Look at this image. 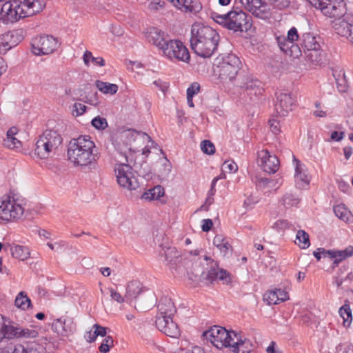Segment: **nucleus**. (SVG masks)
I'll list each match as a JSON object with an SVG mask.
<instances>
[{
  "mask_svg": "<svg viewBox=\"0 0 353 353\" xmlns=\"http://www.w3.org/2000/svg\"><path fill=\"white\" fill-rule=\"evenodd\" d=\"M220 36L212 28L195 23L191 30L190 45L199 57L209 58L217 50Z\"/></svg>",
  "mask_w": 353,
  "mask_h": 353,
  "instance_id": "nucleus-1",
  "label": "nucleus"
},
{
  "mask_svg": "<svg viewBox=\"0 0 353 353\" xmlns=\"http://www.w3.org/2000/svg\"><path fill=\"white\" fill-rule=\"evenodd\" d=\"M67 154L68 159L75 166L90 165L99 158L95 143L88 135H81L71 139Z\"/></svg>",
  "mask_w": 353,
  "mask_h": 353,
  "instance_id": "nucleus-2",
  "label": "nucleus"
},
{
  "mask_svg": "<svg viewBox=\"0 0 353 353\" xmlns=\"http://www.w3.org/2000/svg\"><path fill=\"white\" fill-rule=\"evenodd\" d=\"M212 18L217 23L234 32L247 31L251 26L250 23L251 17L239 8L234 9L225 14L213 12Z\"/></svg>",
  "mask_w": 353,
  "mask_h": 353,
  "instance_id": "nucleus-3",
  "label": "nucleus"
},
{
  "mask_svg": "<svg viewBox=\"0 0 353 353\" xmlns=\"http://www.w3.org/2000/svg\"><path fill=\"white\" fill-rule=\"evenodd\" d=\"M61 143L62 138L59 134L54 130H47L36 141L34 154L39 159H48L55 154Z\"/></svg>",
  "mask_w": 353,
  "mask_h": 353,
  "instance_id": "nucleus-4",
  "label": "nucleus"
},
{
  "mask_svg": "<svg viewBox=\"0 0 353 353\" xmlns=\"http://www.w3.org/2000/svg\"><path fill=\"white\" fill-rule=\"evenodd\" d=\"M24 214L23 201L11 196L0 198V219L6 221L20 220Z\"/></svg>",
  "mask_w": 353,
  "mask_h": 353,
  "instance_id": "nucleus-5",
  "label": "nucleus"
},
{
  "mask_svg": "<svg viewBox=\"0 0 353 353\" xmlns=\"http://www.w3.org/2000/svg\"><path fill=\"white\" fill-rule=\"evenodd\" d=\"M241 61L234 54H230L222 59L217 65L219 79L223 83L233 82L240 70Z\"/></svg>",
  "mask_w": 353,
  "mask_h": 353,
  "instance_id": "nucleus-6",
  "label": "nucleus"
},
{
  "mask_svg": "<svg viewBox=\"0 0 353 353\" xmlns=\"http://www.w3.org/2000/svg\"><path fill=\"white\" fill-rule=\"evenodd\" d=\"M299 38L298 30L295 27L288 30L287 36L275 34V39L280 50L293 58H298L301 55V48L296 43Z\"/></svg>",
  "mask_w": 353,
  "mask_h": 353,
  "instance_id": "nucleus-7",
  "label": "nucleus"
},
{
  "mask_svg": "<svg viewBox=\"0 0 353 353\" xmlns=\"http://www.w3.org/2000/svg\"><path fill=\"white\" fill-rule=\"evenodd\" d=\"M159 53L172 62L182 61L189 63L190 59L188 48L179 39H170Z\"/></svg>",
  "mask_w": 353,
  "mask_h": 353,
  "instance_id": "nucleus-8",
  "label": "nucleus"
},
{
  "mask_svg": "<svg viewBox=\"0 0 353 353\" xmlns=\"http://www.w3.org/2000/svg\"><path fill=\"white\" fill-rule=\"evenodd\" d=\"M114 172L118 184L128 190L139 188V183L134 175L133 168L128 163H118L114 165Z\"/></svg>",
  "mask_w": 353,
  "mask_h": 353,
  "instance_id": "nucleus-9",
  "label": "nucleus"
},
{
  "mask_svg": "<svg viewBox=\"0 0 353 353\" xmlns=\"http://www.w3.org/2000/svg\"><path fill=\"white\" fill-rule=\"evenodd\" d=\"M234 331H228L225 327L214 325L203 332V336L217 348L229 347L232 344Z\"/></svg>",
  "mask_w": 353,
  "mask_h": 353,
  "instance_id": "nucleus-10",
  "label": "nucleus"
},
{
  "mask_svg": "<svg viewBox=\"0 0 353 353\" xmlns=\"http://www.w3.org/2000/svg\"><path fill=\"white\" fill-rule=\"evenodd\" d=\"M310 3L330 18H340L345 13L344 0H310Z\"/></svg>",
  "mask_w": 353,
  "mask_h": 353,
  "instance_id": "nucleus-11",
  "label": "nucleus"
},
{
  "mask_svg": "<svg viewBox=\"0 0 353 353\" xmlns=\"http://www.w3.org/2000/svg\"><path fill=\"white\" fill-rule=\"evenodd\" d=\"M32 51L37 56L52 53L58 48L57 39L51 35H40L34 37L31 42Z\"/></svg>",
  "mask_w": 353,
  "mask_h": 353,
  "instance_id": "nucleus-12",
  "label": "nucleus"
},
{
  "mask_svg": "<svg viewBox=\"0 0 353 353\" xmlns=\"http://www.w3.org/2000/svg\"><path fill=\"white\" fill-rule=\"evenodd\" d=\"M276 97L275 110L280 116L285 117L296 105V96L287 90H281L276 93Z\"/></svg>",
  "mask_w": 353,
  "mask_h": 353,
  "instance_id": "nucleus-13",
  "label": "nucleus"
},
{
  "mask_svg": "<svg viewBox=\"0 0 353 353\" xmlns=\"http://www.w3.org/2000/svg\"><path fill=\"white\" fill-rule=\"evenodd\" d=\"M244 7L253 15L260 19H268L271 16L270 6L262 0H241Z\"/></svg>",
  "mask_w": 353,
  "mask_h": 353,
  "instance_id": "nucleus-14",
  "label": "nucleus"
},
{
  "mask_svg": "<svg viewBox=\"0 0 353 353\" xmlns=\"http://www.w3.org/2000/svg\"><path fill=\"white\" fill-rule=\"evenodd\" d=\"M241 89L245 90L247 94L252 99L257 97L263 92L262 82L252 76L244 75L241 77V81L238 84Z\"/></svg>",
  "mask_w": 353,
  "mask_h": 353,
  "instance_id": "nucleus-15",
  "label": "nucleus"
},
{
  "mask_svg": "<svg viewBox=\"0 0 353 353\" xmlns=\"http://www.w3.org/2000/svg\"><path fill=\"white\" fill-rule=\"evenodd\" d=\"M155 323L158 330L167 336L172 338H178L180 336V330L172 316H157Z\"/></svg>",
  "mask_w": 353,
  "mask_h": 353,
  "instance_id": "nucleus-16",
  "label": "nucleus"
},
{
  "mask_svg": "<svg viewBox=\"0 0 353 353\" xmlns=\"http://www.w3.org/2000/svg\"><path fill=\"white\" fill-rule=\"evenodd\" d=\"M259 165L264 172L274 174L279 170L280 163L278 157L271 154L268 150L259 152Z\"/></svg>",
  "mask_w": 353,
  "mask_h": 353,
  "instance_id": "nucleus-17",
  "label": "nucleus"
},
{
  "mask_svg": "<svg viewBox=\"0 0 353 353\" xmlns=\"http://www.w3.org/2000/svg\"><path fill=\"white\" fill-rule=\"evenodd\" d=\"M52 329L58 334L67 336L74 332L75 325L72 318L61 316L54 320L52 323Z\"/></svg>",
  "mask_w": 353,
  "mask_h": 353,
  "instance_id": "nucleus-18",
  "label": "nucleus"
},
{
  "mask_svg": "<svg viewBox=\"0 0 353 353\" xmlns=\"http://www.w3.org/2000/svg\"><path fill=\"white\" fill-rule=\"evenodd\" d=\"M146 37L148 41L158 49L159 52L165 46L167 41L170 40L168 35L164 31L155 27L148 30Z\"/></svg>",
  "mask_w": 353,
  "mask_h": 353,
  "instance_id": "nucleus-19",
  "label": "nucleus"
},
{
  "mask_svg": "<svg viewBox=\"0 0 353 353\" xmlns=\"http://www.w3.org/2000/svg\"><path fill=\"white\" fill-rule=\"evenodd\" d=\"M157 303V297L154 292L145 291L136 297L134 301V307L140 311H146L150 310Z\"/></svg>",
  "mask_w": 353,
  "mask_h": 353,
  "instance_id": "nucleus-20",
  "label": "nucleus"
},
{
  "mask_svg": "<svg viewBox=\"0 0 353 353\" xmlns=\"http://www.w3.org/2000/svg\"><path fill=\"white\" fill-rule=\"evenodd\" d=\"M234 340L232 341V344L229 347L234 353H250L252 350V343L250 340L245 337L241 336L239 334L235 332L233 334Z\"/></svg>",
  "mask_w": 353,
  "mask_h": 353,
  "instance_id": "nucleus-21",
  "label": "nucleus"
},
{
  "mask_svg": "<svg viewBox=\"0 0 353 353\" xmlns=\"http://www.w3.org/2000/svg\"><path fill=\"white\" fill-rule=\"evenodd\" d=\"M289 299L288 294L281 289L270 290L264 294L263 301L268 305H276Z\"/></svg>",
  "mask_w": 353,
  "mask_h": 353,
  "instance_id": "nucleus-22",
  "label": "nucleus"
},
{
  "mask_svg": "<svg viewBox=\"0 0 353 353\" xmlns=\"http://www.w3.org/2000/svg\"><path fill=\"white\" fill-rule=\"evenodd\" d=\"M295 181L299 188H303L308 185L310 181V176L306 173L305 165L302 164L299 160L295 159Z\"/></svg>",
  "mask_w": 353,
  "mask_h": 353,
  "instance_id": "nucleus-23",
  "label": "nucleus"
},
{
  "mask_svg": "<svg viewBox=\"0 0 353 353\" xmlns=\"http://www.w3.org/2000/svg\"><path fill=\"white\" fill-rule=\"evenodd\" d=\"M17 33L8 32L0 35V54H5L8 50L14 47L17 41L14 40Z\"/></svg>",
  "mask_w": 353,
  "mask_h": 353,
  "instance_id": "nucleus-24",
  "label": "nucleus"
},
{
  "mask_svg": "<svg viewBox=\"0 0 353 353\" xmlns=\"http://www.w3.org/2000/svg\"><path fill=\"white\" fill-rule=\"evenodd\" d=\"M252 181L255 183L257 190L263 192L264 194L268 195L276 185V183L274 180L265 177L256 176L252 179Z\"/></svg>",
  "mask_w": 353,
  "mask_h": 353,
  "instance_id": "nucleus-25",
  "label": "nucleus"
},
{
  "mask_svg": "<svg viewBox=\"0 0 353 353\" xmlns=\"http://www.w3.org/2000/svg\"><path fill=\"white\" fill-rule=\"evenodd\" d=\"M158 309L159 310L158 316H169L171 317L176 312L174 303L168 297H163L160 299Z\"/></svg>",
  "mask_w": 353,
  "mask_h": 353,
  "instance_id": "nucleus-26",
  "label": "nucleus"
},
{
  "mask_svg": "<svg viewBox=\"0 0 353 353\" xmlns=\"http://www.w3.org/2000/svg\"><path fill=\"white\" fill-rule=\"evenodd\" d=\"M213 244L220 251L221 254L225 256L230 250H232V245L229 243L228 238L222 234H216L213 239Z\"/></svg>",
  "mask_w": 353,
  "mask_h": 353,
  "instance_id": "nucleus-27",
  "label": "nucleus"
},
{
  "mask_svg": "<svg viewBox=\"0 0 353 353\" xmlns=\"http://www.w3.org/2000/svg\"><path fill=\"white\" fill-rule=\"evenodd\" d=\"M301 48L305 51H309L315 48H320V43L317 39L310 33L304 34L302 36Z\"/></svg>",
  "mask_w": 353,
  "mask_h": 353,
  "instance_id": "nucleus-28",
  "label": "nucleus"
},
{
  "mask_svg": "<svg viewBox=\"0 0 353 353\" xmlns=\"http://www.w3.org/2000/svg\"><path fill=\"white\" fill-rule=\"evenodd\" d=\"M19 329V326H14L12 324L6 325L4 321H3L1 327H0V341L3 338L8 339L18 338Z\"/></svg>",
  "mask_w": 353,
  "mask_h": 353,
  "instance_id": "nucleus-29",
  "label": "nucleus"
},
{
  "mask_svg": "<svg viewBox=\"0 0 353 353\" xmlns=\"http://www.w3.org/2000/svg\"><path fill=\"white\" fill-rule=\"evenodd\" d=\"M353 23H350L345 20H340V19L334 22V28L339 35L341 37H346L349 39L352 32Z\"/></svg>",
  "mask_w": 353,
  "mask_h": 353,
  "instance_id": "nucleus-30",
  "label": "nucleus"
},
{
  "mask_svg": "<svg viewBox=\"0 0 353 353\" xmlns=\"http://www.w3.org/2000/svg\"><path fill=\"white\" fill-rule=\"evenodd\" d=\"M307 60L313 64H321L325 59V53L320 48L312 49L305 52Z\"/></svg>",
  "mask_w": 353,
  "mask_h": 353,
  "instance_id": "nucleus-31",
  "label": "nucleus"
},
{
  "mask_svg": "<svg viewBox=\"0 0 353 353\" xmlns=\"http://www.w3.org/2000/svg\"><path fill=\"white\" fill-rule=\"evenodd\" d=\"M12 256L20 261H25L30 257V252L28 247L20 245H14L10 248Z\"/></svg>",
  "mask_w": 353,
  "mask_h": 353,
  "instance_id": "nucleus-32",
  "label": "nucleus"
},
{
  "mask_svg": "<svg viewBox=\"0 0 353 353\" xmlns=\"http://www.w3.org/2000/svg\"><path fill=\"white\" fill-rule=\"evenodd\" d=\"M143 292L144 291H141L140 285L138 282L132 281L127 285L125 297L127 299H134V301L136 300V297Z\"/></svg>",
  "mask_w": 353,
  "mask_h": 353,
  "instance_id": "nucleus-33",
  "label": "nucleus"
},
{
  "mask_svg": "<svg viewBox=\"0 0 353 353\" xmlns=\"http://www.w3.org/2000/svg\"><path fill=\"white\" fill-rule=\"evenodd\" d=\"M96 87L104 94H114L118 91V85L99 80L95 82Z\"/></svg>",
  "mask_w": 353,
  "mask_h": 353,
  "instance_id": "nucleus-34",
  "label": "nucleus"
},
{
  "mask_svg": "<svg viewBox=\"0 0 353 353\" xmlns=\"http://www.w3.org/2000/svg\"><path fill=\"white\" fill-rule=\"evenodd\" d=\"M164 194V189L161 185H157L145 192L143 198L146 200H155L160 199Z\"/></svg>",
  "mask_w": 353,
  "mask_h": 353,
  "instance_id": "nucleus-35",
  "label": "nucleus"
},
{
  "mask_svg": "<svg viewBox=\"0 0 353 353\" xmlns=\"http://www.w3.org/2000/svg\"><path fill=\"white\" fill-rule=\"evenodd\" d=\"M14 304L17 307L23 310L29 308L32 305L31 300L24 292H20L18 294L15 299Z\"/></svg>",
  "mask_w": 353,
  "mask_h": 353,
  "instance_id": "nucleus-36",
  "label": "nucleus"
},
{
  "mask_svg": "<svg viewBox=\"0 0 353 353\" xmlns=\"http://www.w3.org/2000/svg\"><path fill=\"white\" fill-rule=\"evenodd\" d=\"M296 240V243L302 249L307 248L310 245L309 234L304 230L297 232Z\"/></svg>",
  "mask_w": 353,
  "mask_h": 353,
  "instance_id": "nucleus-37",
  "label": "nucleus"
},
{
  "mask_svg": "<svg viewBox=\"0 0 353 353\" xmlns=\"http://www.w3.org/2000/svg\"><path fill=\"white\" fill-rule=\"evenodd\" d=\"M339 313L343 319L344 326H349L352 320V310L350 305L348 304H344L340 307Z\"/></svg>",
  "mask_w": 353,
  "mask_h": 353,
  "instance_id": "nucleus-38",
  "label": "nucleus"
},
{
  "mask_svg": "<svg viewBox=\"0 0 353 353\" xmlns=\"http://www.w3.org/2000/svg\"><path fill=\"white\" fill-rule=\"evenodd\" d=\"M18 333V338L25 339H34L39 335L38 331L34 329L23 328L21 327H19Z\"/></svg>",
  "mask_w": 353,
  "mask_h": 353,
  "instance_id": "nucleus-39",
  "label": "nucleus"
},
{
  "mask_svg": "<svg viewBox=\"0 0 353 353\" xmlns=\"http://www.w3.org/2000/svg\"><path fill=\"white\" fill-rule=\"evenodd\" d=\"M353 255V246L349 245L344 250H334V257L343 261L346 258Z\"/></svg>",
  "mask_w": 353,
  "mask_h": 353,
  "instance_id": "nucleus-40",
  "label": "nucleus"
},
{
  "mask_svg": "<svg viewBox=\"0 0 353 353\" xmlns=\"http://www.w3.org/2000/svg\"><path fill=\"white\" fill-rule=\"evenodd\" d=\"M280 201L285 206H294L299 203L298 198L292 193L285 194Z\"/></svg>",
  "mask_w": 353,
  "mask_h": 353,
  "instance_id": "nucleus-41",
  "label": "nucleus"
},
{
  "mask_svg": "<svg viewBox=\"0 0 353 353\" xmlns=\"http://www.w3.org/2000/svg\"><path fill=\"white\" fill-rule=\"evenodd\" d=\"M3 145L10 149L20 148L21 143L14 137H6L3 139Z\"/></svg>",
  "mask_w": 353,
  "mask_h": 353,
  "instance_id": "nucleus-42",
  "label": "nucleus"
},
{
  "mask_svg": "<svg viewBox=\"0 0 353 353\" xmlns=\"http://www.w3.org/2000/svg\"><path fill=\"white\" fill-rule=\"evenodd\" d=\"M92 125L97 130H104L108 127V121L105 118L97 116L92 120Z\"/></svg>",
  "mask_w": 353,
  "mask_h": 353,
  "instance_id": "nucleus-43",
  "label": "nucleus"
},
{
  "mask_svg": "<svg viewBox=\"0 0 353 353\" xmlns=\"http://www.w3.org/2000/svg\"><path fill=\"white\" fill-rule=\"evenodd\" d=\"M113 345L114 340L112 337L108 336L103 340L101 345L99 346V351L102 353H107L110 351V347H112Z\"/></svg>",
  "mask_w": 353,
  "mask_h": 353,
  "instance_id": "nucleus-44",
  "label": "nucleus"
},
{
  "mask_svg": "<svg viewBox=\"0 0 353 353\" xmlns=\"http://www.w3.org/2000/svg\"><path fill=\"white\" fill-rule=\"evenodd\" d=\"M201 150L207 154H212L215 152L214 144L209 140H204L201 143Z\"/></svg>",
  "mask_w": 353,
  "mask_h": 353,
  "instance_id": "nucleus-45",
  "label": "nucleus"
},
{
  "mask_svg": "<svg viewBox=\"0 0 353 353\" xmlns=\"http://www.w3.org/2000/svg\"><path fill=\"white\" fill-rule=\"evenodd\" d=\"M192 3L193 0H176L175 6L179 8L183 7L186 11L192 12L194 10V8Z\"/></svg>",
  "mask_w": 353,
  "mask_h": 353,
  "instance_id": "nucleus-46",
  "label": "nucleus"
},
{
  "mask_svg": "<svg viewBox=\"0 0 353 353\" xmlns=\"http://www.w3.org/2000/svg\"><path fill=\"white\" fill-rule=\"evenodd\" d=\"M222 170L229 173H234L238 170V166L236 163L232 161H225L222 165Z\"/></svg>",
  "mask_w": 353,
  "mask_h": 353,
  "instance_id": "nucleus-47",
  "label": "nucleus"
},
{
  "mask_svg": "<svg viewBox=\"0 0 353 353\" xmlns=\"http://www.w3.org/2000/svg\"><path fill=\"white\" fill-rule=\"evenodd\" d=\"M179 253L174 248H169L165 251V257L167 261L175 262V259L179 257Z\"/></svg>",
  "mask_w": 353,
  "mask_h": 353,
  "instance_id": "nucleus-48",
  "label": "nucleus"
},
{
  "mask_svg": "<svg viewBox=\"0 0 353 353\" xmlns=\"http://www.w3.org/2000/svg\"><path fill=\"white\" fill-rule=\"evenodd\" d=\"M334 212L336 216H338L340 219L345 221L347 219V209L341 205H336L334 208Z\"/></svg>",
  "mask_w": 353,
  "mask_h": 353,
  "instance_id": "nucleus-49",
  "label": "nucleus"
},
{
  "mask_svg": "<svg viewBox=\"0 0 353 353\" xmlns=\"http://www.w3.org/2000/svg\"><path fill=\"white\" fill-rule=\"evenodd\" d=\"M274 8L283 10L290 6V0H270Z\"/></svg>",
  "mask_w": 353,
  "mask_h": 353,
  "instance_id": "nucleus-50",
  "label": "nucleus"
},
{
  "mask_svg": "<svg viewBox=\"0 0 353 353\" xmlns=\"http://www.w3.org/2000/svg\"><path fill=\"white\" fill-rule=\"evenodd\" d=\"M200 91V85L197 82L192 83L190 86L187 89V95L189 97H193L195 94Z\"/></svg>",
  "mask_w": 353,
  "mask_h": 353,
  "instance_id": "nucleus-51",
  "label": "nucleus"
},
{
  "mask_svg": "<svg viewBox=\"0 0 353 353\" xmlns=\"http://www.w3.org/2000/svg\"><path fill=\"white\" fill-rule=\"evenodd\" d=\"M86 110V106L81 103H75L73 105L72 114L75 116L83 114Z\"/></svg>",
  "mask_w": 353,
  "mask_h": 353,
  "instance_id": "nucleus-52",
  "label": "nucleus"
},
{
  "mask_svg": "<svg viewBox=\"0 0 353 353\" xmlns=\"http://www.w3.org/2000/svg\"><path fill=\"white\" fill-rule=\"evenodd\" d=\"M165 2L163 1H154L149 3L148 8L152 11H157L159 8H163Z\"/></svg>",
  "mask_w": 353,
  "mask_h": 353,
  "instance_id": "nucleus-53",
  "label": "nucleus"
},
{
  "mask_svg": "<svg viewBox=\"0 0 353 353\" xmlns=\"http://www.w3.org/2000/svg\"><path fill=\"white\" fill-rule=\"evenodd\" d=\"M92 329H94V330L96 331L97 337L98 336H106L107 330H108L107 327L101 326L99 324H94L92 326Z\"/></svg>",
  "mask_w": 353,
  "mask_h": 353,
  "instance_id": "nucleus-54",
  "label": "nucleus"
},
{
  "mask_svg": "<svg viewBox=\"0 0 353 353\" xmlns=\"http://www.w3.org/2000/svg\"><path fill=\"white\" fill-rule=\"evenodd\" d=\"M259 201V199L257 197L250 196L244 201V205L248 208H252Z\"/></svg>",
  "mask_w": 353,
  "mask_h": 353,
  "instance_id": "nucleus-55",
  "label": "nucleus"
},
{
  "mask_svg": "<svg viewBox=\"0 0 353 353\" xmlns=\"http://www.w3.org/2000/svg\"><path fill=\"white\" fill-rule=\"evenodd\" d=\"M84 338L89 343L94 342L97 339L96 331L94 329H92L91 330L86 332L84 335Z\"/></svg>",
  "mask_w": 353,
  "mask_h": 353,
  "instance_id": "nucleus-56",
  "label": "nucleus"
},
{
  "mask_svg": "<svg viewBox=\"0 0 353 353\" xmlns=\"http://www.w3.org/2000/svg\"><path fill=\"white\" fill-rule=\"evenodd\" d=\"M270 128L272 133L276 134L280 132V125L279 122L276 120H270Z\"/></svg>",
  "mask_w": 353,
  "mask_h": 353,
  "instance_id": "nucleus-57",
  "label": "nucleus"
},
{
  "mask_svg": "<svg viewBox=\"0 0 353 353\" xmlns=\"http://www.w3.org/2000/svg\"><path fill=\"white\" fill-rule=\"evenodd\" d=\"M218 271H219V268L211 269L208 273V275H207L208 279L210 280L211 282L218 280V276H219Z\"/></svg>",
  "mask_w": 353,
  "mask_h": 353,
  "instance_id": "nucleus-58",
  "label": "nucleus"
},
{
  "mask_svg": "<svg viewBox=\"0 0 353 353\" xmlns=\"http://www.w3.org/2000/svg\"><path fill=\"white\" fill-rule=\"evenodd\" d=\"M110 296L113 300L119 303L124 302L125 299L121 295L120 293L114 291L113 289H110Z\"/></svg>",
  "mask_w": 353,
  "mask_h": 353,
  "instance_id": "nucleus-59",
  "label": "nucleus"
},
{
  "mask_svg": "<svg viewBox=\"0 0 353 353\" xmlns=\"http://www.w3.org/2000/svg\"><path fill=\"white\" fill-rule=\"evenodd\" d=\"M319 250H321V255L323 258L333 259L334 257V250H327L325 248H319Z\"/></svg>",
  "mask_w": 353,
  "mask_h": 353,
  "instance_id": "nucleus-60",
  "label": "nucleus"
},
{
  "mask_svg": "<svg viewBox=\"0 0 353 353\" xmlns=\"http://www.w3.org/2000/svg\"><path fill=\"white\" fill-rule=\"evenodd\" d=\"M202 223L201 228L203 232H208L213 225L212 221L210 219H203Z\"/></svg>",
  "mask_w": 353,
  "mask_h": 353,
  "instance_id": "nucleus-61",
  "label": "nucleus"
},
{
  "mask_svg": "<svg viewBox=\"0 0 353 353\" xmlns=\"http://www.w3.org/2000/svg\"><path fill=\"white\" fill-rule=\"evenodd\" d=\"M343 137H344V132H339L337 131H334L331 133L330 140L339 141L343 139Z\"/></svg>",
  "mask_w": 353,
  "mask_h": 353,
  "instance_id": "nucleus-62",
  "label": "nucleus"
},
{
  "mask_svg": "<svg viewBox=\"0 0 353 353\" xmlns=\"http://www.w3.org/2000/svg\"><path fill=\"white\" fill-rule=\"evenodd\" d=\"M18 349L13 348L12 345L6 347L5 348L0 349V353H21Z\"/></svg>",
  "mask_w": 353,
  "mask_h": 353,
  "instance_id": "nucleus-63",
  "label": "nucleus"
},
{
  "mask_svg": "<svg viewBox=\"0 0 353 353\" xmlns=\"http://www.w3.org/2000/svg\"><path fill=\"white\" fill-rule=\"evenodd\" d=\"M267 353H280V351L276 349V343L272 341L269 346L266 348Z\"/></svg>",
  "mask_w": 353,
  "mask_h": 353,
  "instance_id": "nucleus-64",
  "label": "nucleus"
}]
</instances>
